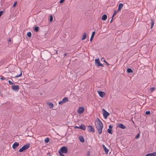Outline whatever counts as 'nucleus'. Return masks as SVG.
Instances as JSON below:
<instances>
[{"label": "nucleus", "instance_id": "6", "mask_svg": "<svg viewBox=\"0 0 156 156\" xmlns=\"http://www.w3.org/2000/svg\"><path fill=\"white\" fill-rule=\"evenodd\" d=\"M84 108L82 107H80L78 108L77 110V112L79 114H82L84 112Z\"/></svg>", "mask_w": 156, "mask_h": 156}, {"label": "nucleus", "instance_id": "19", "mask_svg": "<svg viewBox=\"0 0 156 156\" xmlns=\"http://www.w3.org/2000/svg\"><path fill=\"white\" fill-rule=\"evenodd\" d=\"M95 31H94L92 32V35H91V37H90V41H92V40H93V37L95 35Z\"/></svg>", "mask_w": 156, "mask_h": 156}, {"label": "nucleus", "instance_id": "13", "mask_svg": "<svg viewBox=\"0 0 156 156\" xmlns=\"http://www.w3.org/2000/svg\"><path fill=\"white\" fill-rule=\"evenodd\" d=\"M102 146L103 147L104 149V150L105 151V153L106 154H107L108 152V151H109V150L104 145V144H102Z\"/></svg>", "mask_w": 156, "mask_h": 156}, {"label": "nucleus", "instance_id": "30", "mask_svg": "<svg viewBox=\"0 0 156 156\" xmlns=\"http://www.w3.org/2000/svg\"><path fill=\"white\" fill-rule=\"evenodd\" d=\"M22 74V72H21V71H20V74L19 75H17L15 77H20V76H21Z\"/></svg>", "mask_w": 156, "mask_h": 156}, {"label": "nucleus", "instance_id": "27", "mask_svg": "<svg viewBox=\"0 0 156 156\" xmlns=\"http://www.w3.org/2000/svg\"><path fill=\"white\" fill-rule=\"evenodd\" d=\"M155 88L154 87H152L150 89V91L151 93L152 92L155 90Z\"/></svg>", "mask_w": 156, "mask_h": 156}, {"label": "nucleus", "instance_id": "8", "mask_svg": "<svg viewBox=\"0 0 156 156\" xmlns=\"http://www.w3.org/2000/svg\"><path fill=\"white\" fill-rule=\"evenodd\" d=\"M19 86L14 85L11 87L12 89L14 91L17 92L19 89Z\"/></svg>", "mask_w": 156, "mask_h": 156}, {"label": "nucleus", "instance_id": "39", "mask_svg": "<svg viewBox=\"0 0 156 156\" xmlns=\"http://www.w3.org/2000/svg\"><path fill=\"white\" fill-rule=\"evenodd\" d=\"M64 1V0H60V3H63Z\"/></svg>", "mask_w": 156, "mask_h": 156}, {"label": "nucleus", "instance_id": "32", "mask_svg": "<svg viewBox=\"0 0 156 156\" xmlns=\"http://www.w3.org/2000/svg\"><path fill=\"white\" fill-rule=\"evenodd\" d=\"M17 1H15V2L14 3L13 5V7H14L17 4Z\"/></svg>", "mask_w": 156, "mask_h": 156}, {"label": "nucleus", "instance_id": "31", "mask_svg": "<svg viewBox=\"0 0 156 156\" xmlns=\"http://www.w3.org/2000/svg\"><path fill=\"white\" fill-rule=\"evenodd\" d=\"M150 114V111H147L145 112V114L149 115Z\"/></svg>", "mask_w": 156, "mask_h": 156}, {"label": "nucleus", "instance_id": "20", "mask_svg": "<svg viewBox=\"0 0 156 156\" xmlns=\"http://www.w3.org/2000/svg\"><path fill=\"white\" fill-rule=\"evenodd\" d=\"M126 71L128 73H132L133 72V70L130 68H128L127 69Z\"/></svg>", "mask_w": 156, "mask_h": 156}, {"label": "nucleus", "instance_id": "1", "mask_svg": "<svg viewBox=\"0 0 156 156\" xmlns=\"http://www.w3.org/2000/svg\"><path fill=\"white\" fill-rule=\"evenodd\" d=\"M96 127L99 134H101L103 126L102 122L98 118L95 121Z\"/></svg>", "mask_w": 156, "mask_h": 156}, {"label": "nucleus", "instance_id": "34", "mask_svg": "<svg viewBox=\"0 0 156 156\" xmlns=\"http://www.w3.org/2000/svg\"><path fill=\"white\" fill-rule=\"evenodd\" d=\"M90 151H88L87 152V156H90Z\"/></svg>", "mask_w": 156, "mask_h": 156}, {"label": "nucleus", "instance_id": "37", "mask_svg": "<svg viewBox=\"0 0 156 156\" xmlns=\"http://www.w3.org/2000/svg\"><path fill=\"white\" fill-rule=\"evenodd\" d=\"M3 14V12L2 11H1L0 12V17L2 16V15Z\"/></svg>", "mask_w": 156, "mask_h": 156}, {"label": "nucleus", "instance_id": "33", "mask_svg": "<svg viewBox=\"0 0 156 156\" xmlns=\"http://www.w3.org/2000/svg\"><path fill=\"white\" fill-rule=\"evenodd\" d=\"M10 85H12L13 84V83L10 80H9L8 81Z\"/></svg>", "mask_w": 156, "mask_h": 156}, {"label": "nucleus", "instance_id": "42", "mask_svg": "<svg viewBox=\"0 0 156 156\" xmlns=\"http://www.w3.org/2000/svg\"><path fill=\"white\" fill-rule=\"evenodd\" d=\"M105 62L108 65H109V64L105 61V60H104Z\"/></svg>", "mask_w": 156, "mask_h": 156}, {"label": "nucleus", "instance_id": "26", "mask_svg": "<svg viewBox=\"0 0 156 156\" xmlns=\"http://www.w3.org/2000/svg\"><path fill=\"white\" fill-rule=\"evenodd\" d=\"M39 27L38 26L34 28V30L36 32H37L39 31Z\"/></svg>", "mask_w": 156, "mask_h": 156}, {"label": "nucleus", "instance_id": "28", "mask_svg": "<svg viewBox=\"0 0 156 156\" xmlns=\"http://www.w3.org/2000/svg\"><path fill=\"white\" fill-rule=\"evenodd\" d=\"M27 35L29 37L31 36V33L30 32H28L27 34Z\"/></svg>", "mask_w": 156, "mask_h": 156}, {"label": "nucleus", "instance_id": "40", "mask_svg": "<svg viewBox=\"0 0 156 156\" xmlns=\"http://www.w3.org/2000/svg\"><path fill=\"white\" fill-rule=\"evenodd\" d=\"M74 128L75 129H79V127H78L77 126H75L74 127Z\"/></svg>", "mask_w": 156, "mask_h": 156}, {"label": "nucleus", "instance_id": "16", "mask_svg": "<svg viewBox=\"0 0 156 156\" xmlns=\"http://www.w3.org/2000/svg\"><path fill=\"white\" fill-rule=\"evenodd\" d=\"M78 138L81 142L83 143L84 142V139L83 136H79Z\"/></svg>", "mask_w": 156, "mask_h": 156}, {"label": "nucleus", "instance_id": "15", "mask_svg": "<svg viewBox=\"0 0 156 156\" xmlns=\"http://www.w3.org/2000/svg\"><path fill=\"white\" fill-rule=\"evenodd\" d=\"M123 6V4L122 3H120L119 5L117 11H119Z\"/></svg>", "mask_w": 156, "mask_h": 156}, {"label": "nucleus", "instance_id": "22", "mask_svg": "<svg viewBox=\"0 0 156 156\" xmlns=\"http://www.w3.org/2000/svg\"><path fill=\"white\" fill-rule=\"evenodd\" d=\"M48 104L49 106L51 108H53L54 107L53 104L51 102L48 103Z\"/></svg>", "mask_w": 156, "mask_h": 156}, {"label": "nucleus", "instance_id": "29", "mask_svg": "<svg viewBox=\"0 0 156 156\" xmlns=\"http://www.w3.org/2000/svg\"><path fill=\"white\" fill-rule=\"evenodd\" d=\"M53 16L51 15L50 16L49 20L50 22H52L53 21Z\"/></svg>", "mask_w": 156, "mask_h": 156}, {"label": "nucleus", "instance_id": "38", "mask_svg": "<svg viewBox=\"0 0 156 156\" xmlns=\"http://www.w3.org/2000/svg\"><path fill=\"white\" fill-rule=\"evenodd\" d=\"M109 129H112V126L111 125H109Z\"/></svg>", "mask_w": 156, "mask_h": 156}, {"label": "nucleus", "instance_id": "11", "mask_svg": "<svg viewBox=\"0 0 156 156\" xmlns=\"http://www.w3.org/2000/svg\"><path fill=\"white\" fill-rule=\"evenodd\" d=\"M98 94H99V96L101 97H102V98L103 97H104V96L105 95V93L103 91H98Z\"/></svg>", "mask_w": 156, "mask_h": 156}, {"label": "nucleus", "instance_id": "2", "mask_svg": "<svg viewBox=\"0 0 156 156\" xmlns=\"http://www.w3.org/2000/svg\"><path fill=\"white\" fill-rule=\"evenodd\" d=\"M67 148L66 147L63 146L61 147L58 151V153L61 156H64L63 154H66L67 152Z\"/></svg>", "mask_w": 156, "mask_h": 156}, {"label": "nucleus", "instance_id": "46", "mask_svg": "<svg viewBox=\"0 0 156 156\" xmlns=\"http://www.w3.org/2000/svg\"><path fill=\"white\" fill-rule=\"evenodd\" d=\"M66 53H65V54H64V56H66Z\"/></svg>", "mask_w": 156, "mask_h": 156}, {"label": "nucleus", "instance_id": "44", "mask_svg": "<svg viewBox=\"0 0 156 156\" xmlns=\"http://www.w3.org/2000/svg\"><path fill=\"white\" fill-rule=\"evenodd\" d=\"M47 81V79H45L44 80V81Z\"/></svg>", "mask_w": 156, "mask_h": 156}, {"label": "nucleus", "instance_id": "35", "mask_svg": "<svg viewBox=\"0 0 156 156\" xmlns=\"http://www.w3.org/2000/svg\"><path fill=\"white\" fill-rule=\"evenodd\" d=\"M140 134L139 133H138L137 135L136 136V137L135 138L136 139H138L139 137H140Z\"/></svg>", "mask_w": 156, "mask_h": 156}, {"label": "nucleus", "instance_id": "25", "mask_svg": "<svg viewBox=\"0 0 156 156\" xmlns=\"http://www.w3.org/2000/svg\"><path fill=\"white\" fill-rule=\"evenodd\" d=\"M112 129H107V132L109 133L110 134H112Z\"/></svg>", "mask_w": 156, "mask_h": 156}, {"label": "nucleus", "instance_id": "47", "mask_svg": "<svg viewBox=\"0 0 156 156\" xmlns=\"http://www.w3.org/2000/svg\"><path fill=\"white\" fill-rule=\"evenodd\" d=\"M56 51V53H57V51Z\"/></svg>", "mask_w": 156, "mask_h": 156}, {"label": "nucleus", "instance_id": "4", "mask_svg": "<svg viewBox=\"0 0 156 156\" xmlns=\"http://www.w3.org/2000/svg\"><path fill=\"white\" fill-rule=\"evenodd\" d=\"M102 112L104 118L105 119H107L108 116L109 115V113L104 109H103Z\"/></svg>", "mask_w": 156, "mask_h": 156}, {"label": "nucleus", "instance_id": "7", "mask_svg": "<svg viewBox=\"0 0 156 156\" xmlns=\"http://www.w3.org/2000/svg\"><path fill=\"white\" fill-rule=\"evenodd\" d=\"M68 101V99L67 98H64L62 99V100L59 102L58 104L59 105H62L66 101Z\"/></svg>", "mask_w": 156, "mask_h": 156}, {"label": "nucleus", "instance_id": "3", "mask_svg": "<svg viewBox=\"0 0 156 156\" xmlns=\"http://www.w3.org/2000/svg\"><path fill=\"white\" fill-rule=\"evenodd\" d=\"M30 147V144H27L24 145L22 147V148L19 150V151L20 152H22L25 150L28 149Z\"/></svg>", "mask_w": 156, "mask_h": 156}, {"label": "nucleus", "instance_id": "21", "mask_svg": "<svg viewBox=\"0 0 156 156\" xmlns=\"http://www.w3.org/2000/svg\"><path fill=\"white\" fill-rule=\"evenodd\" d=\"M87 37L86 34L85 33H84L83 34L82 38V40H85Z\"/></svg>", "mask_w": 156, "mask_h": 156}, {"label": "nucleus", "instance_id": "17", "mask_svg": "<svg viewBox=\"0 0 156 156\" xmlns=\"http://www.w3.org/2000/svg\"><path fill=\"white\" fill-rule=\"evenodd\" d=\"M146 156H156V152L147 154Z\"/></svg>", "mask_w": 156, "mask_h": 156}, {"label": "nucleus", "instance_id": "12", "mask_svg": "<svg viewBox=\"0 0 156 156\" xmlns=\"http://www.w3.org/2000/svg\"><path fill=\"white\" fill-rule=\"evenodd\" d=\"M79 129H80L85 131L86 129V126L83 124H81V125L79 127Z\"/></svg>", "mask_w": 156, "mask_h": 156}, {"label": "nucleus", "instance_id": "45", "mask_svg": "<svg viewBox=\"0 0 156 156\" xmlns=\"http://www.w3.org/2000/svg\"><path fill=\"white\" fill-rule=\"evenodd\" d=\"M113 18H112V19L111 20V21H110V23H111V22H112V20H113Z\"/></svg>", "mask_w": 156, "mask_h": 156}, {"label": "nucleus", "instance_id": "9", "mask_svg": "<svg viewBox=\"0 0 156 156\" xmlns=\"http://www.w3.org/2000/svg\"><path fill=\"white\" fill-rule=\"evenodd\" d=\"M88 130L90 132H92L94 133L95 132L94 128L90 125H89L88 126Z\"/></svg>", "mask_w": 156, "mask_h": 156}, {"label": "nucleus", "instance_id": "18", "mask_svg": "<svg viewBox=\"0 0 156 156\" xmlns=\"http://www.w3.org/2000/svg\"><path fill=\"white\" fill-rule=\"evenodd\" d=\"M107 18V15L106 14H104L102 16V18H101V19L105 21L106 20Z\"/></svg>", "mask_w": 156, "mask_h": 156}, {"label": "nucleus", "instance_id": "10", "mask_svg": "<svg viewBox=\"0 0 156 156\" xmlns=\"http://www.w3.org/2000/svg\"><path fill=\"white\" fill-rule=\"evenodd\" d=\"M19 145V143L17 142H15L12 146V147L14 149H15Z\"/></svg>", "mask_w": 156, "mask_h": 156}, {"label": "nucleus", "instance_id": "43", "mask_svg": "<svg viewBox=\"0 0 156 156\" xmlns=\"http://www.w3.org/2000/svg\"><path fill=\"white\" fill-rule=\"evenodd\" d=\"M8 41V42H10L11 41V39L10 38H9Z\"/></svg>", "mask_w": 156, "mask_h": 156}, {"label": "nucleus", "instance_id": "36", "mask_svg": "<svg viewBox=\"0 0 156 156\" xmlns=\"http://www.w3.org/2000/svg\"><path fill=\"white\" fill-rule=\"evenodd\" d=\"M117 11H114V13L113 14V15H112V17L113 18L114 16L116 14H117Z\"/></svg>", "mask_w": 156, "mask_h": 156}, {"label": "nucleus", "instance_id": "23", "mask_svg": "<svg viewBox=\"0 0 156 156\" xmlns=\"http://www.w3.org/2000/svg\"><path fill=\"white\" fill-rule=\"evenodd\" d=\"M151 29L154 26V21L152 19H151Z\"/></svg>", "mask_w": 156, "mask_h": 156}, {"label": "nucleus", "instance_id": "5", "mask_svg": "<svg viewBox=\"0 0 156 156\" xmlns=\"http://www.w3.org/2000/svg\"><path fill=\"white\" fill-rule=\"evenodd\" d=\"M95 64L96 66H101L102 67L103 66V65L101 64L100 61L99 59H96L95 60Z\"/></svg>", "mask_w": 156, "mask_h": 156}, {"label": "nucleus", "instance_id": "14", "mask_svg": "<svg viewBox=\"0 0 156 156\" xmlns=\"http://www.w3.org/2000/svg\"><path fill=\"white\" fill-rule=\"evenodd\" d=\"M118 126L122 129H125L126 128L125 126L122 123L119 124Z\"/></svg>", "mask_w": 156, "mask_h": 156}, {"label": "nucleus", "instance_id": "41", "mask_svg": "<svg viewBox=\"0 0 156 156\" xmlns=\"http://www.w3.org/2000/svg\"><path fill=\"white\" fill-rule=\"evenodd\" d=\"M1 80H4L5 79V78L4 77H2L1 78Z\"/></svg>", "mask_w": 156, "mask_h": 156}, {"label": "nucleus", "instance_id": "24", "mask_svg": "<svg viewBox=\"0 0 156 156\" xmlns=\"http://www.w3.org/2000/svg\"><path fill=\"white\" fill-rule=\"evenodd\" d=\"M44 141L46 143H48L49 141V138L48 137H47V138H45L44 139Z\"/></svg>", "mask_w": 156, "mask_h": 156}]
</instances>
